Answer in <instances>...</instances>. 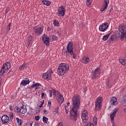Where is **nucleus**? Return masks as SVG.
Returning a JSON list of instances; mask_svg holds the SVG:
<instances>
[{"mask_svg": "<svg viewBox=\"0 0 126 126\" xmlns=\"http://www.w3.org/2000/svg\"><path fill=\"white\" fill-rule=\"evenodd\" d=\"M72 101L73 106L72 111L74 115L70 113V117L73 121H77V110L80 108V96L78 94H75L72 97Z\"/></svg>", "mask_w": 126, "mask_h": 126, "instance_id": "1", "label": "nucleus"}, {"mask_svg": "<svg viewBox=\"0 0 126 126\" xmlns=\"http://www.w3.org/2000/svg\"><path fill=\"white\" fill-rule=\"evenodd\" d=\"M69 69V66L68 64L64 63H61L59 65L57 71L59 75L63 76V75L65 74L68 71Z\"/></svg>", "mask_w": 126, "mask_h": 126, "instance_id": "2", "label": "nucleus"}, {"mask_svg": "<svg viewBox=\"0 0 126 126\" xmlns=\"http://www.w3.org/2000/svg\"><path fill=\"white\" fill-rule=\"evenodd\" d=\"M119 31L121 33L118 34V38H120L122 41H126V25L122 24L120 25Z\"/></svg>", "mask_w": 126, "mask_h": 126, "instance_id": "3", "label": "nucleus"}, {"mask_svg": "<svg viewBox=\"0 0 126 126\" xmlns=\"http://www.w3.org/2000/svg\"><path fill=\"white\" fill-rule=\"evenodd\" d=\"M73 56V59L76 60V54L73 52V43L72 42L68 43L66 52L64 53V55L67 56V55Z\"/></svg>", "mask_w": 126, "mask_h": 126, "instance_id": "4", "label": "nucleus"}, {"mask_svg": "<svg viewBox=\"0 0 126 126\" xmlns=\"http://www.w3.org/2000/svg\"><path fill=\"white\" fill-rule=\"evenodd\" d=\"M10 67V62H7L5 63L0 71V75H2L3 73L5 72V71H7L9 69V68Z\"/></svg>", "mask_w": 126, "mask_h": 126, "instance_id": "5", "label": "nucleus"}, {"mask_svg": "<svg viewBox=\"0 0 126 126\" xmlns=\"http://www.w3.org/2000/svg\"><path fill=\"white\" fill-rule=\"evenodd\" d=\"M53 95L55 96H58V103L60 104H63L64 101L63 96L62 95V94L59 91H53Z\"/></svg>", "mask_w": 126, "mask_h": 126, "instance_id": "6", "label": "nucleus"}, {"mask_svg": "<svg viewBox=\"0 0 126 126\" xmlns=\"http://www.w3.org/2000/svg\"><path fill=\"white\" fill-rule=\"evenodd\" d=\"M43 30L44 28L42 26H36L33 27V31L35 33V35H36V36H39V35H41Z\"/></svg>", "mask_w": 126, "mask_h": 126, "instance_id": "7", "label": "nucleus"}, {"mask_svg": "<svg viewBox=\"0 0 126 126\" xmlns=\"http://www.w3.org/2000/svg\"><path fill=\"white\" fill-rule=\"evenodd\" d=\"M101 73V69L100 68L97 67L95 68L94 70L92 71V76L93 78L94 79V78H97L98 76H100Z\"/></svg>", "mask_w": 126, "mask_h": 126, "instance_id": "8", "label": "nucleus"}, {"mask_svg": "<svg viewBox=\"0 0 126 126\" xmlns=\"http://www.w3.org/2000/svg\"><path fill=\"white\" fill-rule=\"evenodd\" d=\"M82 120L84 124H87L88 121V112L87 110H84L81 115Z\"/></svg>", "mask_w": 126, "mask_h": 126, "instance_id": "9", "label": "nucleus"}, {"mask_svg": "<svg viewBox=\"0 0 126 126\" xmlns=\"http://www.w3.org/2000/svg\"><path fill=\"white\" fill-rule=\"evenodd\" d=\"M102 97H98L95 101V111H99V110L101 109V106L102 105Z\"/></svg>", "mask_w": 126, "mask_h": 126, "instance_id": "10", "label": "nucleus"}, {"mask_svg": "<svg viewBox=\"0 0 126 126\" xmlns=\"http://www.w3.org/2000/svg\"><path fill=\"white\" fill-rule=\"evenodd\" d=\"M108 27V23H104L99 26V30L100 32H105V31H107Z\"/></svg>", "mask_w": 126, "mask_h": 126, "instance_id": "11", "label": "nucleus"}, {"mask_svg": "<svg viewBox=\"0 0 126 126\" xmlns=\"http://www.w3.org/2000/svg\"><path fill=\"white\" fill-rule=\"evenodd\" d=\"M65 13V8L64 6H60L58 9V16H64Z\"/></svg>", "mask_w": 126, "mask_h": 126, "instance_id": "12", "label": "nucleus"}, {"mask_svg": "<svg viewBox=\"0 0 126 126\" xmlns=\"http://www.w3.org/2000/svg\"><path fill=\"white\" fill-rule=\"evenodd\" d=\"M42 40L45 45L50 46V38L48 37V35L44 34L42 37Z\"/></svg>", "mask_w": 126, "mask_h": 126, "instance_id": "13", "label": "nucleus"}, {"mask_svg": "<svg viewBox=\"0 0 126 126\" xmlns=\"http://www.w3.org/2000/svg\"><path fill=\"white\" fill-rule=\"evenodd\" d=\"M118 111H119V108H115L114 109L113 112L110 114V119L112 122H114L115 117H116V114H117Z\"/></svg>", "mask_w": 126, "mask_h": 126, "instance_id": "14", "label": "nucleus"}, {"mask_svg": "<svg viewBox=\"0 0 126 126\" xmlns=\"http://www.w3.org/2000/svg\"><path fill=\"white\" fill-rule=\"evenodd\" d=\"M42 77L46 80H51L52 79V75L49 74V72H47L42 75Z\"/></svg>", "mask_w": 126, "mask_h": 126, "instance_id": "15", "label": "nucleus"}, {"mask_svg": "<svg viewBox=\"0 0 126 126\" xmlns=\"http://www.w3.org/2000/svg\"><path fill=\"white\" fill-rule=\"evenodd\" d=\"M1 120L3 124H7L9 122V117L7 115H3L2 116Z\"/></svg>", "mask_w": 126, "mask_h": 126, "instance_id": "16", "label": "nucleus"}, {"mask_svg": "<svg viewBox=\"0 0 126 126\" xmlns=\"http://www.w3.org/2000/svg\"><path fill=\"white\" fill-rule=\"evenodd\" d=\"M32 41V36L31 35L28 36V37L27 38L26 42V47L27 48H28V47L30 46V44L31 43Z\"/></svg>", "mask_w": 126, "mask_h": 126, "instance_id": "17", "label": "nucleus"}, {"mask_svg": "<svg viewBox=\"0 0 126 126\" xmlns=\"http://www.w3.org/2000/svg\"><path fill=\"white\" fill-rule=\"evenodd\" d=\"M118 102V99H117V97L115 96H113L110 99V104L111 105H113V106H116L117 105V103Z\"/></svg>", "mask_w": 126, "mask_h": 126, "instance_id": "18", "label": "nucleus"}, {"mask_svg": "<svg viewBox=\"0 0 126 126\" xmlns=\"http://www.w3.org/2000/svg\"><path fill=\"white\" fill-rule=\"evenodd\" d=\"M19 112L21 114H25L27 112V109H26V107L24 105L22 106L19 108Z\"/></svg>", "mask_w": 126, "mask_h": 126, "instance_id": "19", "label": "nucleus"}, {"mask_svg": "<svg viewBox=\"0 0 126 126\" xmlns=\"http://www.w3.org/2000/svg\"><path fill=\"white\" fill-rule=\"evenodd\" d=\"M27 63H24L19 67V69L20 70H25V69H26V68H27Z\"/></svg>", "mask_w": 126, "mask_h": 126, "instance_id": "20", "label": "nucleus"}, {"mask_svg": "<svg viewBox=\"0 0 126 126\" xmlns=\"http://www.w3.org/2000/svg\"><path fill=\"white\" fill-rule=\"evenodd\" d=\"M30 83V81H29V79L26 78L25 80H23L21 84L22 85H23V86H25V85H27L28 84H29Z\"/></svg>", "mask_w": 126, "mask_h": 126, "instance_id": "21", "label": "nucleus"}, {"mask_svg": "<svg viewBox=\"0 0 126 126\" xmlns=\"http://www.w3.org/2000/svg\"><path fill=\"white\" fill-rule=\"evenodd\" d=\"M89 62H90V58H89V57H84L82 59V63H85L86 64H87V63H88Z\"/></svg>", "mask_w": 126, "mask_h": 126, "instance_id": "22", "label": "nucleus"}, {"mask_svg": "<svg viewBox=\"0 0 126 126\" xmlns=\"http://www.w3.org/2000/svg\"><path fill=\"white\" fill-rule=\"evenodd\" d=\"M116 40H117V36H116L115 34H112L108 39V41H109V42H114L116 41Z\"/></svg>", "mask_w": 126, "mask_h": 126, "instance_id": "23", "label": "nucleus"}, {"mask_svg": "<svg viewBox=\"0 0 126 126\" xmlns=\"http://www.w3.org/2000/svg\"><path fill=\"white\" fill-rule=\"evenodd\" d=\"M111 32H109L108 33L104 35L102 39L103 41H107V40H108V39H109V37H110V35H111Z\"/></svg>", "mask_w": 126, "mask_h": 126, "instance_id": "24", "label": "nucleus"}, {"mask_svg": "<svg viewBox=\"0 0 126 126\" xmlns=\"http://www.w3.org/2000/svg\"><path fill=\"white\" fill-rule=\"evenodd\" d=\"M50 41L53 42L54 41H57L58 40V37L56 35H51L49 37Z\"/></svg>", "mask_w": 126, "mask_h": 126, "instance_id": "25", "label": "nucleus"}, {"mask_svg": "<svg viewBox=\"0 0 126 126\" xmlns=\"http://www.w3.org/2000/svg\"><path fill=\"white\" fill-rule=\"evenodd\" d=\"M40 86V84L39 83H36L34 85H32L31 86L32 89L34 88L35 90H37V89H39V87Z\"/></svg>", "mask_w": 126, "mask_h": 126, "instance_id": "26", "label": "nucleus"}, {"mask_svg": "<svg viewBox=\"0 0 126 126\" xmlns=\"http://www.w3.org/2000/svg\"><path fill=\"white\" fill-rule=\"evenodd\" d=\"M119 62L121 63L123 65H126V60H125L123 58H120L119 59Z\"/></svg>", "mask_w": 126, "mask_h": 126, "instance_id": "27", "label": "nucleus"}, {"mask_svg": "<svg viewBox=\"0 0 126 126\" xmlns=\"http://www.w3.org/2000/svg\"><path fill=\"white\" fill-rule=\"evenodd\" d=\"M16 121L18 123V126H21L23 123V120L19 119V118H16Z\"/></svg>", "mask_w": 126, "mask_h": 126, "instance_id": "28", "label": "nucleus"}, {"mask_svg": "<svg viewBox=\"0 0 126 126\" xmlns=\"http://www.w3.org/2000/svg\"><path fill=\"white\" fill-rule=\"evenodd\" d=\"M42 3H43V4H45V5H47V6L51 5V2L50 1L43 0Z\"/></svg>", "mask_w": 126, "mask_h": 126, "instance_id": "29", "label": "nucleus"}, {"mask_svg": "<svg viewBox=\"0 0 126 126\" xmlns=\"http://www.w3.org/2000/svg\"><path fill=\"white\" fill-rule=\"evenodd\" d=\"M109 3H110V1L109 0H104V2L103 4V5L106 6V7H108Z\"/></svg>", "mask_w": 126, "mask_h": 126, "instance_id": "30", "label": "nucleus"}, {"mask_svg": "<svg viewBox=\"0 0 126 126\" xmlns=\"http://www.w3.org/2000/svg\"><path fill=\"white\" fill-rule=\"evenodd\" d=\"M59 114V107L56 108L53 111L54 116H57Z\"/></svg>", "mask_w": 126, "mask_h": 126, "instance_id": "31", "label": "nucleus"}, {"mask_svg": "<svg viewBox=\"0 0 126 126\" xmlns=\"http://www.w3.org/2000/svg\"><path fill=\"white\" fill-rule=\"evenodd\" d=\"M42 121L44 124H48V121H49V119L45 116H43L42 118Z\"/></svg>", "mask_w": 126, "mask_h": 126, "instance_id": "32", "label": "nucleus"}, {"mask_svg": "<svg viewBox=\"0 0 126 126\" xmlns=\"http://www.w3.org/2000/svg\"><path fill=\"white\" fill-rule=\"evenodd\" d=\"M54 91H57V90H52V91L51 90L48 91L47 92L48 94H49L50 97H52V96H53V94H54Z\"/></svg>", "mask_w": 126, "mask_h": 126, "instance_id": "33", "label": "nucleus"}, {"mask_svg": "<svg viewBox=\"0 0 126 126\" xmlns=\"http://www.w3.org/2000/svg\"><path fill=\"white\" fill-rule=\"evenodd\" d=\"M92 0H87L86 3L88 6L89 7L90 5H91V4L92 3Z\"/></svg>", "mask_w": 126, "mask_h": 126, "instance_id": "34", "label": "nucleus"}, {"mask_svg": "<svg viewBox=\"0 0 126 126\" xmlns=\"http://www.w3.org/2000/svg\"><path fill=\"white\" fill-rule=\"evenodd\" d=\"M107 7L104 5H103V6L100 9L101 12H103V11H104L105 10L107 9Z\"/></svg>", "mask_w": 126, "mask_h": 126, "instance_id": "35", "label": "nucleus"}, {"mask_svg": "<svg viewBox=\"0 0 126 126\" xmlns=\"http://www.w3.org/2000/svg\"><path fill=\"white\" fill-rule=\"evenodd\" d=\"M14 111L15 112H16L17 113H20V111H19V108H18V107L16 106L14 108Z\"/></svg>", "mask_w": 126, "mask_h": 126, "instance_id": "36", "label": "nucleus"}, {"mask_svg": "<svg viewBox=\"0 0 126 126\" xmlns=\"http://www.w3.org/2000/svg\"><path fill=\"white\" fill-rule=\"evenodd\" d=\"M43 114L44 115H48V114H49V111L48 110H47V109H44V110H43Z\"/></svg>", "mask_w": 126, "mask_h": 126, "instance_id": "37", "label": "nucleus"}, {"mask_svg": "<svg viewBox=\"0 0 126 126\" xmlns=\"http://www.w3.org/2000/svg\"><path fill=\"white\" fill-rule=\"evenodd\" d=\"M53 24L54 26H59V22H57V21H54Z\"/></svg>", "mask_w": 126, "mask_h": 126, "instance_id": "38", "label": "nucleus"}, {"mask_svg": "<svg viewBox=\"0 0 126 126\" xmlns=\"http://www.w3.org/2000/svg\"><path fill=\"white\" fill-rule=\"evenodd\" d=\"M33 125V122L31 123V122H28L26 124V126H32Z\"/></svg>", "mask_w": 126, "mask_h": 126, "instance_id": "39", "label": "nucleus"}, {"mask_svg": "<svg viewBox=\"0 0 126 126\" xmlns=\"http://www.w3.org/2000/svg\"><path fill=\"white\" fill-rule=\"evenodd\" d=\"M13 118H14V115H13V113H11L10 114V120H13Z\"/></svg>", "mask_w": 126, "mask_h": 126, "instance_id": "40", "label": "nucleus"}, {"mask_svg": "<svg viewBox=\"0 0 126 126\" xmlns=\"http://www.w3.org/2000/svg\"><path fill=\"white\" fill-rule=\"evenodd\" d=\"M93 121L94 125H97V117H94Z\"/></svg>", "mask_w": 126, "mask_h": 126, "instance_id": "41", "label": "nucleus"}, {"mask_svg": "<svg viewBox=\"0 0 126 126\" xmlns=\"http://www.w3.org/2000/svg\"><path fill=\"white\" fill-rule=\"evenodd\" d=\"M108 10L109 12L113 11V6H109V7H108Z\"/></svg>", "mask_w": 126, "mask_h": 126, "instance_id": "42", "label": "nucleus"}, {"mask_svg": "<svg viewBox=\"0 0 126 126\" xmlns=\"http://www.w3.org/2000/svg\"><path fill=\"white\" fill-rule=\"evenodd\" d=\"M9 11V7H7L6 8V10L5 11V14H7V13H8V12Z\"/></svg>", "mask_w": 126, "mask_h": 126, "instance_id": "43", "label": "nucleus"}, {"mask_svg": "<svg viewBox=\"0 0 126 126\" xmlns=\"http://www.w3.org/2000/svg\"><path fill=\"white\" fill-rule=\"evenodd\" d=\"M87 126H94V124L91 123V122H89L87 124Z\"/></svg>", "mask_w": 126, "mask_h": 126, "instance_id": "44", "label": "nucleus"}, {"mask_svg": "<svg viewBox=\"0 0 126 126\" xmlns=\"http://www.w3.org/2000/svg\"><path fill=\"white\" fill-rule=\"evenodd\" d=\"M35 121H39L40 120V116L38 115L35 117Z\"/></svg>", "mask_w": 126, "mask_h": 126, "instance_id": "45", "label": "nucleus"}, {"mask_svg": "<svg viewBox=\"0 0 126 126\" xmlns=\"http://www.w3.org/2000/svg\"><path fill=\"white\" fill-rule=\"evenodd\" d=\"M47 72H48V74H51L52 75V73H53V70L50 69Z\"/></svg>", "mask_w": 126, "mask_h": 126, "instance_id": "46", "label": "nucleus"}, {"mask_svg": "<svg viewBox=\"0 0 126 126\" xmlns=\"http://www.w3.org/2000/svg\"><path fill=\"white\" fill-rule=\"evenodd\" d=\"M51 105H52V103L51 102V101H48V106L49 108H51Z\"/></svg>", "mask_w": 126, "mask_h": 126, "instance_id": "47", "label": "nucleus"}, {"mask_svg": "<svg viewBox=\"0 0 126 126\" xmlns=\"http://www.w3.org/2000/svg\"><path fill=\"white\" fill-rule=\"evenodd\" d=\"M40 123L38 122H35L34 124V126H39Z\"/></svg>", "mask_w": 126, "mask_h": 126, "instance_id": "48", "label": "nucleus"}, {"mask_svg": "<svg viewBox=\"0 0 126 126\" xmlns=\"http://www.w3.org/2000/svg\"><path fill=\"white\" fill-rule=\"evenodd\" d=\"M41 97L42 98L45 97V94L44 93H41Z\"/></svg>", "mask_w": 126, "mask_h": 126, "instance_id": "49", "label": "nucleus"}, {"mask_svg": "<svg viewBox=\"0 0 126 126\" xmlns=\"http://www.w3.org/2000/svg\"><path fill=\"white\" fill-rule=\"evenodd\" d=\"M11 24L10 23H9L8 25V30H10V26H11Z\"/></svg>", "mask_w": 126, "mask_h": 126, "instance_id": "50", "label": "nucleus"}, {"mask_svg": "<svg viewBox=\"0 0 126 126\" xmlns=\"http://www.w3.org/2000/svg\"><path fill=\"white\" fill-rule=\"evenodd\" d=\"M58 126H63L62 122H60Z\"/></svg>", "mask_w": 126, "mask_h": 126, "instance_id": "51", "label": "nucleus"}, {"mask_svg": "<svg viewBox=\"0 0 126 126\" xmlns=\"http://www.w3.org/2000/svg\"><path fill=\"white\" fill-rule=\"evenodd\" d=\"M44 104V102H42L41 104L39 105V108H41V107H43V104Z\"/></svg>", "mask_w": 126, "mask_h": 126, "instance_id": "52", "label": "nucleus"}, {"mask_svg": "<svg viewBox=\"0 0 126 126\" xmlns=\"http://www.w3.org/2000/svg\"><path fill=\"white\" fill-rule=\"evenodd\" d=\"M124 101L126 102V95L124 97Z\"/></svg>", "mask_w": 126, "mask_h": 126, "instance_id": "53", "label": "nucleus"}, {"mask_svg": "<svg viewBox=\"0 0 126 126\" xmlns=\"http://www.w3.org/2000/svg\"><path fill=\"white\" fill-rule=\"evenodd\" d=\"M65 112H66V114H68V110H67V109H66Z\"/></svg>", "mask_w": 126, "mask_h": 126, "instance_id": "54", "label": "nucleus"}, {"mask_svg": "<svg viewBox=\"0 0 126 126\" xmlns=\"http://www.w3.org/2000/svg\"><path fill=\"white\" fill-rule=\"evenodd\" d=\"M69 105H70V102H68V103H67V107H68L69 106Z\"/></svg>", "mask_w": 126, "mask_h": 126, "instance_id": "55", "label": "nucleus"}, {"mask_svg": "<svg viewBox=\"0 0 126 126\" xmlns=\"http://www.w3.org/2000/svg\"><path fill=\"white\" fill-rule=\"evenodd\" d=\"M9 109L12 111V107L11 106H9Z\"/></svg>", "mask_w": 126, "mask_h": 126, "instance_id": "56", "label": "nucleus"}, {"mask_svg": "<svg viewBox=\"0 0 126 126\" xmlns=\"http://www.w3.org/2000/svg\"><path fill=\"white\" fill-rule=\"evenodd\" d=\"M67 107H66V106H64V109H65V110H67Z\"/></svg>", "mask_w": 126, "mask_h": 126, "instance_id": "57", "label": "nucleus"}, {"mask_svg": "<svg viewBox=\"0 0 126 126\" xmlns=\"http://www.w3.org/2000/svg\"><path fill=\"white\" fill-rule=\"evenodd\" d=\"M124 110H125V112H126V107L125 108Z\"/></svg>", "mask_w": 126, "mask_h": 126, "instance_id": "58", "label": "nucleus"}, {"mask_svg": "<svg viewBox=\"0 0 126 126\" xmlns=\"http://www.w3.org/2000/svg\"><path fill=\"white\" fill-rule=\"evenodd\" d=\"M58 34L59 35H60V33H59V32H58Z\"/></svg>", "mask_w": 126, "mask_h": 126, "instance_id": "59", "label": "nucleus"}]
</instances>
